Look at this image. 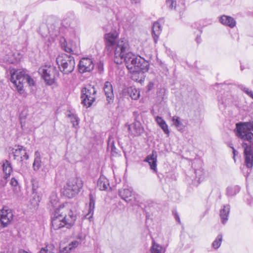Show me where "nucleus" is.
I'll list each match as a JSON object with an SVG mask.
<instances>
[{
	"instance_id": "obj_31",
	"label": "nucleus",
	"mask_w": 253,
	"mask_h": 253,
	"mask_svg": "<svg viewBox=\"0 0 253 253\" xmlns=\"http://www.w3.org/2000/svg\"><path fill=\"white\" fill-rule=\"evenodd\" d=\"M151 253H165V250L162 246L153 242L151 248Z\"/></svg>"
},
{
	"instance_id": "obj_16",
	"label": "nucleus",
	"mask_w": 253,
	"mask_h": 253,
	"mask_svg": "<svg viewBox=\"0 0 253 253\" xmlns=\"http://www.w3.org/2000/svg\"><path fill=\"white\" fill-rule=\"evenodd\" d=\"M2 167L3 173H4L3 177V179L1 180L2 185L3 186L6 183V180L10 176L12 168L10 163L7 160L3 161Z\"/></svg>"
},
{
	"instance_id": "obj_36",
	"label": "nucleus",
	"mask_w": 253,
	"mask_h": 253,
	"mask_svg": "<svg viewBox=\"0 0 253 253\" xmlns=\"http://www.w3.org/2000/svg\"><path fill=\"white\" fill-rule=\"evenodd\" d=\"M222 241V235L220 234H218L215 239V240L213 242L212 244V246L213 248L215 249H217L221 245V243Z\"/></svg>"
},
{
	"instance_id": "obj_12",
	"label": "nucleus",
	"mask_w": 253,
	"mask_h": 253,
	"mask_svg": "<svg viewBox=\"0 0 253 253\" xmlns=\"http://www.w3.org/2000/svg\"><path fill=\"white\" fill-rule=\"evenodd\" d=\"M78 70L80 73L90 72L94 69V65L92 60L87 57L82 58L78 64Z\"/></svg>"
},
{
	"instance_id": "obj_7",
	"label": "nucleus",
	"mask_w": 253,
	"mask_h": 253,
	"mask_svg": "<svg viewBox=\"0 0 253 253\" xmlns=\"http://www.w3.org/2000/svg\"><path fill=\"white\" fill-rule=\"evenodd\" d=\"M39 73L44 80L46 84L52 85L58 77L59 72L56 67L53 65H45L39 69Z\"/></svg>"
},
{
	"instance_id": "obj_1",
	"label": "nucleus",
	"mask_w": 253,
	"mask_h": 253,
	"mask_svg": "<svg viewBox=\"0 0 253 253\" xmlns=\"http://www.w3.org/2000/svg\"><path fill=\"white\" fill-rule=\"evenodd\" d=\"M116 52V63L121 64L125 62L128 70H141L148 72L149 69V62L140 56H136L129 51V45L126 42H120Z\"/></svg>"
},
{
	"instance_id": "obj_11",
	"label": "nucleus",
	"mask_w": 253,
	"mask_h": 253,
	"mask_svg": "<svg viewBox=\"0 0 253 253\" xmlns=\"http://www.w3.org/2000/svg\"><path fill=\"white\" fill-rule=\"evenodd\" d=\"M13 214L11 210L4 207L0 211V223L2 227H6L12 222Z\"/></svg>"
},
{
	"instance_id": "obj_13",
	"label": "nucleus",
	"mask_w": 253,
	"mask_h": 253,
	"mask_svg": "<svg viewBox=\"0 0 253 253\" xmlns=\"http://www.w3.org/2000/svg\"><path fill=\"white\" fill-rule=\"evenodd\" d=\"M128 130L129 133L133 136H140L144 131L141 123L137 120H135L131 125H128Z\"/></svg>"
},
{
	"instance_id": "obj_44",
	"label": "nucleus",
	"mask_w": 253,
	"mask_h": 253,
	"mask_svg": "<svg viewBox=\"0 0 253 253\" xmlns=\"http://www.w3.org/2000/svg\"><path fill=\"white\" fill-rule=\"evenodd\" d=\"M154 86V83L153 82H149V83L147 85V91H150L152 88Z\"/></svg>"
},
{
	"instance_id": "obj_2",
	"label": "nucleus",
	"mask_w": 253,
	"mask_h": 253,
	"mask_svg": "<svg viewBox=\"0 0 253 253\" xmlns=\"http://www.w3.org/2000/svg\"><path fill=\"white\" fill-rule=\"evenodd\" d=\"M67 209L65 208L64 204L55 209L51 218V229L58 230L63 227L69 229L74 224L76 215L71 210L69 211L67 214Z\"/></svg>"
},
{
	"instance_id": "obj_47",
	"label": "nucleus",
	"mask_w": 253,
	"mask_h": 253,
	"mask_svg": "<svg viewBox=\"0 0 253 253\" xmlns=\"http://www.w3.org/2000/svg\"><path fill=\"white\" fill-rule=\"evenodd\" d=\"M175 2H174V0H172L171 1H169V3L168 4V5H169V7L170 8V9H172L173 7V4L175 3Z\"/></svg>"
},
{
	"instance_id": "obj_39",
	"label": "nucleus",
	"mask_w": 253,
	"mask_h": 253,
	"mask_svg": "<svg viewBox=\"0 0 253 253\" xmlns=\"http://www.w3.org/2000/svg\"><path fill=\"white\" fill-rule=\"evenodd\" d=\"M29 158V155L27 154V150L26 148H25L22 155L21 156L20 158V161L21 162H23L24 160H28Z\"/></svg>"
},
{
	"instance_id": "obj_21",
	"label": "nucleus",
	"mask_w": 253,
	"mask_h": 253,
	"mask_svg": "<svg viewBox=\"0 0 253 253\" xmlns=\"http://www.w3.org/2000/svg\"><path fill=\"white\" fill-rule=\"evenodd\" d=\"M144 161L148 163L153 172H157V156H155L153 152L152 155L147 156Z\"/></svg>"
},
{
	"instance_id": "obj_27",
	"label": "nucleus",
	"mask_w": 253,
	"mask_h": 253,
	"mask_svg": "<svg viewBox=\"0 0 253 253\" xmlns=\"http://www.w3.org/2000/svg\"><path fill=\"white\" fill-rule=\"evenodd\" d=\"M25 148L21 145L15 146L14 148H12L11 150V154L13 155L15 160L18 158H20L23 154V152Z\"/></svg>"
},
{
	"instance_id": "obj_48",
	"label": "nucleus",
	"mask_w": 253,
	"mask_h": 253,
	"mask_svg": "<svg viewBox=\"0 0 253 253\" xmlns=\"http://www.w3.org/2000/svg\"><path fill=\"white\" fill-rule=\"evenodd\" d=\"M174 217L177 222H180V218H179L177 213L176 212L175 213H174Z\"/></svg>"
},
{
	"instance_id": "obj_5",
	"label": "nucleus",
	"mask_w": 253,
	"mask_h": 253,
	"mask_svg": "<svg viewBox=\"0 0 253 253\" xmlns=\"http://www.w3.org/2000/svg\"><path fill=\"white\" fill-rule=\"evenodd\" d=\"M235 131L239 138L251 142L253 139V121L237 123Z\"/></svg>"
},
{
	"instance_id": "obj_9",
	"label": "nucleus",
	"mask_w": 253,
	"mask_h": 253,
	"mask_svg": "<svg viewBox=\"0 0 253 253\" xmlns=\"http://www.w3.org/2000/svg\"><path fill=\"white\" fill-rule=\"evenodd\" d=\"M97 90L94 85H87L82 89V103L87 108L90 107L96 99Z\"/></svg>"
},
{
	"instance_id": "obj_37",
	"label": "nucleus",
	"mask_w": 253,
	"mask_h": 253,
	"mask_svg": "<svg viewBox=\"0 0 253 253\" xmlns=\"http://www.w3.org/2000/svg\"><path fill=\"white\" fill-rule=\"evenodd\" d=\"M68 117L71 118V122L72 123L73 126L74 127H76V126L79 125V119L76 115L72 114H69Z\"/></svg>"
},
{
	"instance_id": "obj_49",
	"label": "nucleus",
	"mask_w": 253,
	"mask_h": 253,
	"mask_svg": "<svg viewBox=\"0 0 253 253\" xmlns=\"http://www.w3.org/2000/svg\"><path fill=\"white\" fill-rule=\"evenodd\" d=\"M131 1L132 3L137 4L140 3V0H131Z\"/></svg>"
},
{
	"instance_id": "obj_17",
	"label": "nucleus",
	"mask_w": 253,
	"mask_h": 253,
	"mask_svg": "<svg viewBox=\"0 0 253 253\" xmlns=\"http://www.w3.org/2000/svg\"><path fill=\"white\" fill-rule=\"evenodd\" d=\"M129 71L131 73V78L133 81L139 83L141 84L144 83L145 78L144 74L147 72L134 70Z\"/></svg>"
},
{
	"instance_id": "obj_29",
	"label": "nucleus",
	"mask_w": 253,
	"mask_h": 253,
	"mask_svg": "<svg viewBox=\"0 0 253 253\" xmlns=\"http://www.w3.org/2000/svg\"><path fill=\"white\" fill-rule=\"evenodd\" d=\"M172 122L173 125L176 127L177 130L183 132L184 130L185 126L180 121L179 117L177 116H174L172 118Z\"/></svg>"
},
{
	"instance_id": "obj_14",
	"label": "nucleus",
	"mask_w": 253,
	"mask_h": 253,
	"mask_svg": "<svg viewBox=\"0 0 253 253\" xmlns=\"http://www.w3.org/2000/svg\"><path fill=\"white\" fill-rule=\"evenodd\" d=\"M103 90L106 97L107 104H110L113 103L114 95L112 84L109 82H105L103 86Z\"/></svg>"
},
{
	"instance_id": "obj_22",
	"label": "nucleus",
	"mask_w": 253,
	"mask_h": 253,
	"mask_svg": "<svg viewBox=\"0 0 253 253\" xmlns=\"http://www.w3.org/2000/svg\"><path fill=\"white\" fill-rule=\"evenodd\" d=\"M230 212V206L229 205H224L220 211V217L221 222L225 224L228 220V216Z\"/></svg>"
},
{
	"instance_id": "obj_42",
	"label": "nucleus",
	"mask_w": 253,
	"mask_h": 253,
	"mask_svg": "<svg viewBox=\"0 0 253 253\" xmlns=\"http://www.w3.org/2000/svg\"><path fill=\"white\" fill-rule=\"evenodd\" d=\"M72 250L70 248L69 245L67 247L64 248L62 250L61 252L62 253H69Z\"/></svg>"
},
{
	"instance_id": "obj_18",
	"label": "nucleus",
	"mask_w": 253,
	"mask_h": 253,
	"mask_svg": "<svg viewBox=\"0 0 253 253\" xmlns=\"http://www.w3.org/2000/svg\"><path fill=\"white\" fill-rule=\"evenodd\" d=\"M119 196L126 202L131 201L133 198L132 190L130 188H123L119 190Z\"/></svg>"
},
{
	"instance_id": "obj_30",
	"label": "nucleus",
	"mask_w": 253,
	"mask_h": 253,
	"mask_svg": "<svg viewBox=\"0 0 253 253\" xmlns=\"http://www.w3.org/2000/svg\"><path fill=\"white\" fill-rule=\"evenodd\" d=\"M240 187L239 186L228 187L226 189V195L228 197H232L239 192Z\"/></svg>"
},
{
	"instance_id": "obj_20",
	"label": "nucleus",
	"mask_w": 253,
	"mask_h": 253,
	"mask_svg": "<svg viewBox=\"0 0 253 253\" xmlns=\"http://www.w3.org/2000/svg\"><path fill=\"white\" fill-rule=\"evenodd\" d=\"M162 32V26L158 21L155 22L153 24L152 35L155 43L157 42L159 36Z\"/></svg>"
},
{
	"instance_id": "obj_15",
	"label": "nucleus",
	"mask_w": 253,
	"mask_h": 253,
	"mask_svg": "<svg viewBox=\"0 0 253 253\" xmlns=\"http://www.w3.org/2000/svg\"><path fill=\"white\" fill-rule=\"evenodd\" d=\"M135 21L134 14L130 11H127L122 19L123 24L127 28L131 27Z\"/></svg>"
},
{
	"instance_id": "obj_34",
	"label": "nucleus",
	"mask_w": 253,
	"mask_h": 253,
	"mask_svg": "<svg viewBox=\"0 0 253 253\" xmlns=\"http://www.w3.org/2000/svg\"><path fill=\"white\" fill-rule=\"evenodd\" d=\"M63 40L64 42H63L61 43L62 48L67 53L74 54L75 49L73 48V47L69 45V44L67 43L66 41L64 39H63Z\"/></svg>"
},
{
	"instance_id": "obj_24",
	"label": "nucleus",
	"mask_w": 253,
	"mask_h": 253,
	"mask_svg": "<svg viewBox=\"0 0 253 253\" xmlns=\"http://www.w3.org/2000/svg\"><path fill=\"white\" fill-rule=\"evenodd\" d=\"M95 208V199L93 196L90 194L89 195V209L87 213L85 215L86 218L90 220L93 215L94 210Z\"/></svg>"
},
{
	"instance_id": "obj_10",
	"label": "nucleus",
	"mask_w": 253,
	"mask_h": 253,
	"mask_svg": "<svg viewBox=\"0 0 253 253\" xmlns=\"http://www.w3.org/2000/svg\"><path fill=\"white\" fill-rule=\"evenodd\" d=\"M242 146L244 149L245 165L248 169H251L253 167V149L251 145L245 142H243Z\"/></svg>"
},
{
	"instance_id": "obj_35",
	"label": "nucleus",
	"mask_w": 253,
	"mask_h": 253,
	"mask_svg": "<svg viewBox=\"0 0 253 253\" xmlns=\"http://www.w3.org/2000/svg\"><path fill=\"white\" fill-rule=\"evenodd\" d=\"M202 168L195 169V174L196 177L198 178V181L200 183L201 181H203L204 178V172Z\"/></svg>"
},
{
	"instance_id": "obj_33",
	"label": "nucleus",
	"mask_w": 253,
	"mask_h": 253,
	"mask_svg": "<svg viewBox=\"0 0 253 253\" xmlns=\"http://www.w3.org/2000/svg\"><path fill=\"white\" fill-rule=\"evenodd\" d=\"M108 149H111V154L113 156H115L118 154L117 149L114 144V141L110 137L108 140Z\"/></svg>"
},
{
	"instance_id": "obj_4",
	"label": "nucleus",
	"mask_w": 253,
	"mask_h": 253,
	"mask_svg": "<svg viewBox=\"0 0 253 253\" xmlns=\"http://www.w3.org/2000/svg\"><path fill=\"white\" fill-rule=\"evenodd\" d=\"M118 33L116 31L111 32L107 33L104 35V41L105 44V50L108 52V53L114 52V62H116V59L118 57L116 56V52L118 50L119 44H121L120 43H125L126 42L128 44V42L125 38L121 39L120 40H118Z\"/></svg>"
},
{
	"instance_id": "obj_43",
	"label": "nucleus",
	"mask_w": 253,
	"mask_h": 253,
	"mask_svg": "<svg viewBox=\"0 0 253 253\" xmlns=\"http://www.w3.org/2000/svg\"><path fill=\"white\" fill-rule=\"evenodd\" d=\"M32 183V189H33V191H34L35 190H37V189L38 188V184L35 182V180L33 179L32 181H31Z\"/></svg>"
},
{
	"instance_id": "obj_19",
	"label": "nucleus",
	"mask_w": 253,
	"mask_h": 253,
	"mask_svg": "<svg viewBox=\"0 0 253 253\" xmlns=\"http://www.w3.org/2000/svg\"><path fill=\"white\" fill-rule=\"evenodd\" d=\"M219 21L223 25L231 28H234L236 24V22L233 17L225 15H222L220 17Z\"/></svg>"
},
{
	"instance_id": "obj_23",
	"label": "nucleus",
	"mask_w": 253,
	"mask_h": 253,
	"mask_svg": "<svg viewBox=\"0 0 253 253\" xmlns=\"http://www.w3.org/2000/svg\"><path fill=\"white\" fill-rule=\"evenodd\" d=\"M42 161L40 153L39 151H36L34 153V161L33 163L32 167L35 171H38L41 168Z\"/></svg>"
},
{
	"instance_id": "obj_3",
	"label": "nucleus",
	"mask_w": 253,
	"mask_h": 253,
	"mask_svg": "<svg viewBox=\"0 0 253 253\" xmlns=\"http://www.w3.org/2000/svg\"><path fill=\"white\" fill-rule=\"evenodd\" d=\"M10 80L13 84V86L21 94L24 92V85L27 84L29 86H34L35 82L24 70L11 69L9 71Z\"/></svg>"
},
{
	"instance_id": "obj_45",
	"label": "nucleus",
	"mask_w": 253,
	"mask_h": 253,
	"mask_svg": "<svg viewBox=\"0 0 253 253\" xmlns=\"http://www.w3.org/2000/svg\"><path fill=\"white\" fill-rule=\"evenodd\" d=\"M232 149L233 150V159L234 160V162H236V159L235 156L238 155V152L237 151H236L234 147H232Z\"/></svg>"
},
{
	"instance_id": "obj_51",
	"label": "nucleus",
	"mask_w": 253,
	"mask_h": 253,
	"mask_svg": "<svg viewBox=\"0 0 253 253\" xmlns=\"http://www.w3.org/2000/svg\"><path fill=\"white\" fill-rule=\"evenodd\" d=\"M230 147L232 148V147H233V146H232V145H230Z\"/></svg>"
},
{
	"instance_id": "obj_6",
	"label": "nucleus",
	"mask_w": 253,
	"mask_h": 253,
	"mask_svg": "<svg viewBox=\"0 0 253 253\" xmlns=\"http://www.w3.org/2000/svg\"><path fill=\"white\" fill-rule=\"evenodd\" d=\"M58 68L64 74L71 73L75 67L74 58L66 54H62L58 56L56 60Z\"/></svg>"
},
{
	"instance_id": "obj_26",
	"label": "nucleus",
	"mask_w": 253,
	"mask_h": 253,
	"mask_svg": "<svg viewBox=\"0 0 253 253\" xmlns=\"http://www.w3.org/2000/svg\"><path fill=\"white\" fill-rule=\"evenodd\" d=\"M155 120L159 126L162 129L164 133L168 136H169V131L168 128V126L165 121L162 117L159 116H157Z\"/></svg>"
},
{
	"instance_id": "obj_40",
	"label": "nucleus",
	"mask_w": 253,
	"mask_h": 253,
	"mask_svg": "<svg viewBox=\"0 0 253 253\" xmlns=\"http://www.w3.org/2000/svg\"><path fill=\"white\" fill-rule=\"evenodd\" d=\"M80 242L77 241H74L72 242L69 245L71 250L77 247L80 244Z\"/></svg>"
},
{
	"instance_id": "obj_8",
	"label": "nucleus",
	"mask_w": 253,
	"mask_h": 253,
	"mask_svg": "<svg viewBox=\"0 0 253 253\" xmlns=\"http://www.w3.org/2000/svg\"><path fill=\"white\" fill-rule=\"evenodd\" d=\"M83 186V182L79 177L73 178L68 180L65 186L63 193L68 198L73 197L78 194Z\"/></svg>"
},
{
	"instance_id": "obj_50",
	"label": "nucleus",
	"mask_w": 253,
	"mask_h": 253,
	"mask_svg": "<svg viewBox=\"0 0 253 253\" xmlns=\"http://www.w3.org/2000/svg\"><path fill=\"white\" fill-rule=\"evenodd\" d=\"M78 239H80V240H82V236H79L78 237Z\"/></svg>"
},
{
	"instance_id": "obj_25",
	"label": "nucleus",
	"mask_w": 253,
	"mask_h": 253,
	"mask_svg": "<svg viewBox=\"0 0 253 253\" xmlns=\"http://www.w3.org/2000/svg\"><path fill=\"white\" fill-rule=\"evenodd\" d=\"M109 186V180L105 176H101L97 181V188L100 190H106Z\"/></svg>"
},
{
	"instance_id": "obj_41",
	"label": "nucleus",
	"mask_w": 253,
	"mask_h": 253,
	"mask_svg": "<svg viewBox=\"0 0 253 253\" xmlns=\"http://www.w3.org/2000/svg\"><path fill=\"white\" fill-rule=\"evenodd\" d=\"M18 181L15 178H11L10 181V184L12 186L16 188L18 185Z\"/></svg>"
},
{
	"instance_id": "obj_28",
	"label": "nucleus",
	"mask_w": 253,
	"mask_h": 253,
	"mask_svg": "<svg viewBox=\"0 0 253 253\" xmlns=\"http://www.w3.org/2000/svg\"><path fill=\"white\" fill-rule=\"evenodd\" d=\"M127 92L132 99L137 100L140 97V91L134 87L130 86L127 88Z\"/></svg>"
},
{
	"instance_id": "obj_46",
	"label": "nucleus",
	"mask_w": 253,
	"mask_h": 253,
	"mask_svg": "<svg viewBox=\"0 0 253 253\" xmlns=\"http://www.w3.org/2000/svg\"><path fill=\"white\" fill-rule=\"evenodd\" d=\"M98 68L100 72L103 71V65L102 63H100L98 65Z\"/></svg>"
},
{
	"instance_id": "obj_38",
	"label": "nucleus",
	"mask_w": 253,
	"mask_h": 253,
	"mask_svg": "<svg viewBox=\"0 0 253 253\" xmlns=\"http://www.w3.org/2000/svg\"><path fill=\"white\" fill-rule=\"evenodd\" d=\"M240 88L250 97L253 99V92L252 91L250 90L248 88L244 87L242 85L240 86Z\"/></svg>"
},
{
	"instance_id": "obj_32",
	"label": "nucleus",
	"mask_w": 253,
	"mask_h": 253,
	"mask_svg": "<svg viewBox=\"0 0 253 253\" xmlns=\"http://www.w3.org/2000/svg\"><path fill=\"white\" fill-rule=\"evenodd\" d=\"M58 203V199L57 195L55 193H52L49 197V206L55 208Z\"/></svg>"
}]
</instances>
